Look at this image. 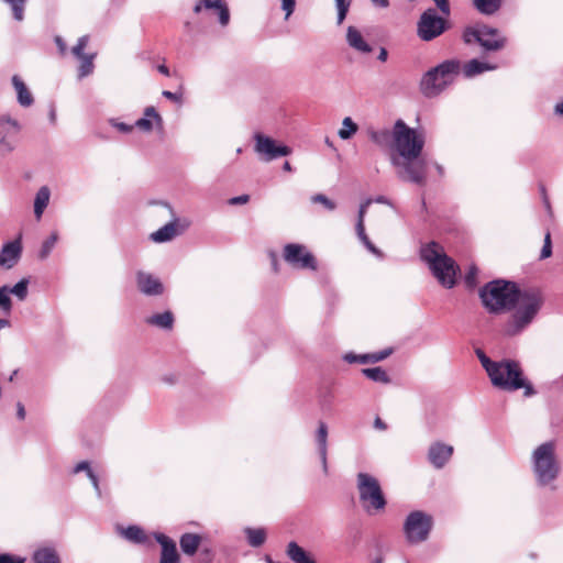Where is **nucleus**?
<instances>
[{"mask_svg": "<svg viewBox=\"0 0 563 563\" xmlns=\"http://www.w3.org/2000/svg\"><path fill=\"white\" fill-rule=\"evenodd\" d=\"M487 375L492 384L501 390L515 391L522 388L526 397L534 394L532 385L526 380L522 369L516 361L503 360L496 362L488 368Z\"/></svg>", "mask_w": 563, "mask_h": 563, "instance_id": "3", "label": "nucleus"}, {"mask_svg": "<svg viewBox=\"0 0 563 563\" xmlns=\"http://www.w3.org/2000/svg\"><path fill=\"white\" fill-rule=\"evenodd\" d=\"M357 129V124L354 123L350 117H346L344 118L342 128L339 130L338 134L342 140H349L356 133Z\"/></svg>", "mask_w": 563, "mask_h": 563, "instance_id": "35", "label": "nucleus"}, {"mask_svg": "<svg viewBox=\"0 0 563 563\" xmlns=\"http://www.w3.org/2000/svg\"><path fill=\"white\" fill-rule=\"evenodd\" d=\"M269 258H271V262H272V266H273L274 272H275V273H278L279 267H278V258H277V255H276L274 252H271V253H269Z\"/></svg>", "mask_w": 563, "mask_h": 563, "instance_id": "58", "label": "nucleus"}, {"mask_svg": "<svg viewBox=\"0 0 563 563\" xmlns=\"http://www.w3.org/2000/svg\"><path fill=\"white\" fill-rule=\"evenodd\" d=\"M154 122L161 126L163 120L159 113L156 111V109L151 106L145 108L144 118L139 119L135 122V126L144 132H150L153 129Z\"/></svg>", "mask_w": 563, "mask_h": 563, "instance_id": "21", "label": "nucleus"}, {"mask_svg": "<svg viewBox=\"0 0 563 563\" xmlns=\"http://www.w3.org/2000/svg\"><path fill=\"white\" fill-rule=\"evenodd\" d=\"M387 56H388V53H387L386 48L382 47L380 52L378 54V59L380 62H386L387 60Z\"/></svg>", "mask_w": 563, "mask_h": 563, "instance_id": "61", "label": "nucleus"}, {"mask_svg": "<svg viewBox=\"0 0 563 563\" xmlns=\"http://www.w3.org/2000/svg\"><path fill=\"white\" fill-rule=\"evenodd\" d=\"M16 416L20 420H23L25 418V408L22 402L16 404Z\"/></svg>", "mask_w": 563, "mask_h": 563, "instance_id": "57", "label": "nucleus"}, {"mask_svg": "<svg viewBox=\"0 0 563 563\" xmlns=\"http://www.w3.org/2000/svg\"><path fill=\"white\" fill-rule=\"evenodd\" d=\"M494 68V66H489L486 63H482L477 59H472L464 65V73L467 77H472L485 70H490Z\"/></svg>", "mask_w": 563, "mask_h": 563, "instance_id": "34", "label": "nucleus"}, {"mask_svg": "<svg viewBox=\"0 0 563 563\" xmlns=\"http://www.w3.org/2000/svg\"><path fill=\"white\" fill-rule=\"evenodd\" d=\"M117 126H118V129H119L120 131H122V132H130V131H132V129H133V126L128 125V124H125V123H119V124H117Z\"/></svg>", "mask_w": 563, "mask_h": 563, "instance_id": "62", "label": "nucleus"}, {"mask_svg": "<svg viewBox=\"0 0 563 563\" xmlns=\"http://www.w3.org/2000/svg\"><path fill=\"white\" fill-rule=\"evenodd\" d=\"M249 200H250L249 195H242V196L231 198L229 200V203L230 205H244V203L249 202Z\"/></svg>", "mask_w": 563, "mask_h": 563, "instance_id": "52", "label": "nucleus"}, {"mask_svg": "<svg viewBox=\"0 0 563 563\" xmlns=\"http://www.w3.org/2000/svg\"><path fill=\"white\" fill-rule=\"evenodd\" d=\"M244 532L251 547L258 548L266 540V531L263 528H245Z\"/></svg>", "mask_w": 563, "mask_h": 563, "instance_id": "28", "label": "nucleus"}, {"mask_svg": "<svg viewBox=\"0 0 563 563\" xmlns=\"http://www.w3.org/2000/svg\"><path fill=\"white\" fill-rule=\"evenodd\" d=\"M532 465L540 485H548L556 479L561 465L556 456V444L549 441L540 444L532 452Z\"/></svg>", "mask_w": 563, "mask_h": 563, "instance_id": "5", "label": "nucleus"}, {"mask_svg": "<svg viewBox=\"0 0 563 563\" xmlns=\"http://www.w3.org/2000/svg\"><path fill=\"white\" fill-rule=\"evenodd\" d=\"M89 43V36L84 35L78 38L77 44L71 48V53L79 60L78 67V77L84 78L92 74L95 64L93 59L96 57V53H85V48Z\"/></svg>", "mask_w": 563, "mask_h": 563, "instance_id": "11", "label": "nucleus"}, {"mask_svg": "<svg viewBox=\"0 0 563 563\" xmlns=\"http://www.w3.org/2000/svg\"><path fill=\"white\" fill-rule=\"evenodd\" d=\"M351 2H338V23L341 24L345 19Z\"/></svg>", "mask_w": 563, "mask_h": 563, "instance_id": "48", "label": "nucleus"}, {"mask_svg": "<svg viewBox=\"0 0 563 563\" xmlns=\"http://www.w3.org/2000/svg\"><path fill=\"white\" fill-rule=\"evenodd\" d=\"M12 302L10 298V291L7 286L0 287V309L4 312H10Z\"/></svg>", "mask_w": 563, "mask_h": 563, "instance_id": "41", "label": "nucleus"}, {"mask_svg": "<svg viewBox=\"0 0 563 563\" xmlns=\"http://www.w3.org/2000/svg\"><path fill=\"white\" fill-rule=\"evenodd\" d=\"M311 202L312 203H320L327 210L329 211H333L335 208H336V205L334 201H332L331 199H329L325 195L323 194H317V195H313L311 197Z\"/></svg>", "mask_w": 563, "mask_h": 563, "instance_id": "42", "label": "nucleus"}, {"mask_svg": "<svg viewBox=\"0 0 563 563\" xmlns=\"http://www.w3.org/2000/svg\"><path fill=\"white\" fill-rule=\"evenodd\" d=\"M287 554L295 563H316L314 559L296 542L288 544Z\"/></svg>", "mask_w": 563, "mask_h": 563, "instance_id": "25", "label": "nucleus"}, {"mask_svg": "<svg viewBox=\"0 0 563 563\" xmlns=\"http://www.w3.org/2000/svg\"><path fill=\"white\" fill-rule=\"evenodd\" d=\"M446 29V20L439 16L435 9L423 12L418 23V34L423 41H431L441 35Z\"/></svg>", "mask_w": 563, "mask_h": 563, "instance_id": "9", "label": "nucleus"}, {"mask_svg": "<svg viewBox=\"0 0 563 563\" xmlns=\"http://www.w3.org/2000/svg\"><path fill=\"white\" fill-rule=\"evenodd\" d=\"M27 279H22L15 284L12 288H9L10 294L15 295L20 300H23L27 296Z\"/></svg>", "mask_w": 563, "mask_h": 563, "instance_id": "40", "label": "nucleus"}, {"mask_svg": "<svg viewBox=\"0 0 563 563\" xmlns=\"http://www.w3.org/2000/svg\"><path fill=\"white\" fill-rule=\"evenodd\" d=\"M391 139V148L395 153L390 161L397 168V176L404 181L424 186L427 163L421 157L426 143L424 135L399 119L394 124Z\"/></svg>", "mask_w": 563, "mask_h": 563, "instance_id": "2", "label": "nucleus"}, {"mask_svg": "<svg viewBox=\"0 0 563 563\" xmlns=\"http://www.w3.org/2000/svg\"><path fill=\"white\" fill-rule=\"evenodd\" d=\"M317 442L319 444V451L322 459L323 464H327V441H328V428L323 421L319 422V428L317 431Z\"/></svg>", "mask_w": 563, "mask_h": 563, "instance_id": "30", "label": "nucleus"}, {"mask_svg": "<svg viewBox=\"0 0 563 563\" xmlns=\"http://www.w3.org/2000/svg\"><path fill=\"white\" fill-rule=\"evenodd\" d=\"M162 95L165 98H167V99H169V100H172V101H174L176 103H181V100H183V92L181 91H179V92H172L169 90H164L162 92Z\"/></svg>", "mask_w": 563, "mask_h": 563, "instance_id": "51", "label": "nucleus"}, {"mask_svg": "<svg viewBox=\"0 0 563 563\" xmlns=\"http://www.w3.org/2000/svg\"><path fill=\"white\" fill-rule=\"evenodd\" d=\"M477 274H478L477 267L475 265H472L465 275V284L468 288L472 289L477 286Z\"/></svg>", "mask_w": 563, "mask_h": 563, "instance_id": "43", "label": "nucleus"}, {"mask_svg": "<svg viewBox=\"0 0 563 563\" xmlns=\"http://www.w3.org/2000/svg\"><path fill=\"white\" fill-rule=\"evenodd\" d=\"M295 4L296 2H283L282 10L285 11V19H288L289 15L294 12Z\"/></svg>", "mask_w": 563, "mask_h": 563, "instance_id": "53", "label": "nucleus"}, {"mask_svg": "<svg viewBox=\"0 0 563 563\" xmlns=\"http://www.w3.org/2000/svg\"><path fill=\"white\" fill-rule=\"evenodd\" d=\"M552 255V240L551 233L548 231L544 235V244L541 250L540 260L549 258Z\"/></svg>", "mask_w": 563, "mask_h": 563, "instance_id": "44", "label": "nucleus"}, {"mask_svg": "<svg viewBox=\"0 0 563 563\" xmlns=\"http://www.w3.org/2000/svg\"><path fill=\"white\" fill-rule=\"evenodd\" d=\"M255 151L264 155L265 161H272L280 156H287L291 148L286 145H278L273 139L263 134L255 135Z\"/></svg>", "mask_w": 563, "mask_h": 563, "instance_id": "12", "label": "nucleus"}, {"mask_svg": "<svg viewBox=\"0 0 563 563\" xmlns=\"http://www.w3.org/2000/svg\"><path fill=\"white\" fill-rule=\"evenodd\" d=\"M146 323L162 329L170 330L174 325V316L170 311L156 313L146 319Z\"/></svg>", "mask_w": 563, "mask_h": 563, "instance_id": "27", "label": "nucleus"}, {"mask_svg": "<svg viewBox=\"0 0 563 563\" xmlns=\"http://www.w3.org/2000/svg\"><path fill=\"white\" fill-rule=\"evenodd\" d=\"M121 534L126 540L134 543H144L147 539L144 530L137 526H130L126 529H122Z\"/></svg>", "mask_w": 563, "mask_h": 563, "instance_id": "31", "label": "nucleus"}, {"mask_svg": "<svg viewBox=\"0 0 563 563\" xmlns=\"http://www.w3.org/2000/svg\"><path fill=\"white\" fill-rule=\"evenodd\" d=\"M201 543V537L197 533H184L180 537L179 544L181 551L186 555H194L198 551Z\"/></svg>", "mask_w": 563, "mask_h": 563, "instance_id": "22", "label": "nucleus"}, {"mask_svg": "<svg viewBox=\"0 0 563 563\" xmlns=\"http://www.w3.org/2000/svg\"><path fill=\"white\" fill-rule=\"evenodd\" d=\"M284 260L294 267L302 269H317V261L312 253L303 245L289 243L284 247Z\"/></svg>", "mask_w": 563, "mask_h": 563, "instance_id": "10", "label": "nucleus"}, {"mask_svg": "<svg viewBox=\"0 0 563 563\" xmlns=\"http://www.w3.org/2000/svg\"><path fill=\"white\" fill-rule=\"evenodd\" d=\"M484 307L492 313H500L516 307L515 313L504 327V333L514 336L531 323L540 310L543 298L539 290L520 291L515 283L493 280L479 290Z\"/></svg>", "mask_w": 563, "mask_h": 563, "instance_id": "1", "label": "nucleus"}, {"mask_svg": "<svg viewBox=\"0 0 563 563\" xmlns=\"http://www.w3.org/2000/svg\"><path fill=\"white\" fill-rule=\"evenodd\" d=\"M372 203L371 199H367L360 206L358 210V219L356 223V234L358 239L362 241V243L365 245V247L373 253L376 256L382 257L383 253L373 244V242L369 240L365 232V225H364V218L366 214V210L368 206Z\"/></svg>", "mask_w": 563, "mask_h": 563, "instance_id": "15", "label": "nucleus"}, {"mask_svg": "<svg viewBox=\"0 0 563 563\" xmlns=\"http://www.w3.org/2000/svg\"><path fill=\"white\" fill-rule=\"evenodd\" d=\"M507 38L503 36L497 29L483 26V33L479 45L486 51H499L506 46Z\"/></svg>", "mask_w": 563, "mask_h": 563, "instance_id": "14", "label": "nucleus"}, {"mask_svg": "<svg viewBox=\"0 0 563 563\" xmlns=\"http://www.w3.org/2000/svg\"><path fill=\"white\" fill-rule=\"evenodd\" d=\"M35 563H60L59 558L55 550L49 548H43L34 553Z\"/></svg>", "mask_w": 563, "mask_h": 563, "instance_id": "32", "label": "nucleus"}, {"mask_svg": "<svg viewBox=\"0 0 563 563\" xmlns=\"http://www.w3.org/2000/svg\"><path fill=\"white\" fill-rule=\"evenodd\" d=\"M157 70L163 74L164 76H169L170 73H169V68L165 65V64H162V65H158L157 66Z\"/></svg>", "mask_w": 563, "mask_h": 563, "instance_id": "59", "label": "nucleus"}, {"mask_svg": "<svg viewBox=\"0 0 563 563\" xmlns=\"http://www.w3.org/2000/svg\"><path fill=\"white\" fill-rule=\"evenodd\" d=\"M374 427L380 431H385L387 429V424L379 417L375 418Z\"/></svg>", "mask_w": 563, "mask_h": 563, "instance_id": "56", "label": "nucleus"}, {"mask_svg": "<svg viewBox=\"0 0 563 563\" xmlns=\"http://www.w3.org/2000/svg\"><path fill=\"white\" fill-rule=\"evenodd\" d=\"M12 84L16 90L19 103L23 107H30L33 103V96L23 80L18 75H14Z\"/></svg>", "mask_w": 563, "mask_h": 563, "instance_id": "24", "label": "nucleus"}, {"mask_svg": "<svg viewBox=\"0 0 563 563\" xmlns=\"http://www.w3.org/2000/svg\"><path fill=\"white\" fill-rule=\"evenodd\" d=\"M433 527L432 516L416 510L410 512L404 523V531L409 543H421L426 541Z\"/></svg>", "mask_w": 563, "mask_h": 563, "instance_id": "8", "label": "nucleus"}, {"mask_svg": "<svg viewBox=\"0 0 563 563\" xmlns=\"http://www.w3.org/2000/svg\"><path fill=\"white\" fill-rule=\"evenodd\" d=\"M58 240V234L53 232L42 244L38 256L44 260L46 258Z\"/></svg>", "mask_w": 563, "mask_h": 563, "instance_id": "36", "label": "nucleus"}, {"mask_svg": "<svg viewBox=\"0 0 563 563\" xmlns=\"http://www.w3.org/2000/svg\"><path fill=\"white\" fill-rule=\"evenodd\" d=\"M25 559L13 554H0V563H24Z\"/></svg>", "mask_w": 563, "mask_h": 563, "instance_id": "47", "label": "nucleus"}, {"mask_svg": "<svg viewBox=\"0 0 563 563\" xmlns=\"http://www.w3.org/2000/svg\"><path fill=\"white\" fill-rule=\"evenodd\" d=\"M542 200H543V203H544V207H545V209H547L548 213H549L550 216H552V207H551V203H550L549 197H548V196H544V199H542Z\"/></svg>", "mask_w": 563, "mask_h": 563, "instance_id": "60", "label": "nucleus"}, {"mask_svg": "<svg viewBox=\"0 0 563 563\" xmlns=\"http://www.w3.org/2000/svg\"><path fill=\"white\" fill-rule=\"evenodd\" d=\"M12 12L15 20L21 21L23 19L24 2H11Z\"/></svg>", "mask_w": 563, "mask_h": 563, "instance_id": "50", "label": "nucleus"}, {"mask_svg": "<svg viewBox=\"0 0 563 563\" xmlns=\"http://www.w3.org/2000/svg\"><path fill=\"white\" fill-rule=\"evenodd\" d=\"M356 488L361 506L367 515L384 512L387 500L376 477L368 473H358Z\"/></svg>", "mask_w": 563, "mask_h": 563, "instance_id": "6", "label": "nucleus"}, {"mask_svg": "<svg viewBox=\"0 0 563 563\" xmlns=\"http://www.w3.org/2000/svg\"><path fill=\"white\" fill-rule=\"evenodd\" d=\"M196 13L203 12L209 20L218 19L221 25H227L230 20L227 2H199L194 8Z\"/></svg>", "mask_w": 563, "mask_h": 563, "instance_id": "13", "label": "nucleus"}, {"mask_svg": "<svg viewBox=\"0 0 563 563\" xmlns=\"http://www.w3.org/2000/svg\"><path fill=\"white\" fill-rule=\"evenodd\" d=\"M421 257L428 263L433 275L446 288L455 285V275L457 266L454 261L449 257L443 247L437 242H430L421 249Z\"/></svg>", "mask_w": 563, "mask_h": 563, "instance_id": "4", "label": "nucleus"}, {"mask_svg": "<svg viewBox=\"0 0 563 563\" xmlns=\"http://www.w3.org/2000/svg\"><path fill=\"white\" fill-rule=\"evenodd\" d=\"M20 126L15 120L10 118H0V142L5 143L19 133Z\"/></svg>", "mask_w": 563, "mask_h": 563, "instance_id": "26", "label": "nucleus"}, {"mask_svg": "<svg viewBox=\"0 0 563 563\" xmlns=\"http://www.w3.org/2000/svg\"><path fill=\"white\" fill-rule=\"evenodd\" d=\"M201 555H206L207 563H211V552H210V550H208V549L202 550L201 551Z\"/></svg>", "mask_w": 563, "mask_h": 563, "instance_id": "63", "label": "nucleus"}, {"mask_svg": "<svg viewBox=\"0 0 563 563\" xmlns=\"http://www.w3.org/2000/svg\"><path fill=\"white\" fill-rule=\"evenodd\" d=\"M555 112L563 117V101L555 106Z\"/></svg>", "mask_w": 563, "mask_h": 563, "instance_id": "64", "label": "nucleus"}, {"mask_svg": "<svg viewBox=\"0 0 563 563\" xmlns=\"http://www.w3.org/2000/svg\"><path fill=\"white\" fill-rule=\"evenodd\" d=\"M438 4V8L444 15L450 14V2H435Z\"/></svg>", "mask_w": 563, "mask_h": 563, "instance_id": "55", "label": "nucleus"}, {"mask_svg": "<svg viewBox=\"0 0 563 563\" xmlns=\"http://www.w3.org/2000/svg\"><path fill=\"white\" fill-rule=\"evenodd\" d=\"M139 289L148 296H157L163 294V284L153 275L140 272L136 276Z\"/></svg>", "mask_w": 563, "mask_h": 563, "instance_id": "19", "label": "nucleus"}, {"mask_svg": "<svg viewBox=\"0 0 563 563\" xmlns=\"http://www.w3.org/2000/svg\"><path fill=\"white\" fill-rule=\"evenodd\" d=\"M476 10L486 15L496 13L500 8V2H473Z\"/></svg>", "mask_w": 563, "mask_h": 563, "instance_id": "38", "label": "nucleus"}, {"mask_svg": "<svg viewBox=\"0 0 563 563\" xmlns=\"http://www.w3.org/2000/svg\"><path fill=\"white\" fill-rule=\"evenodd\" d=\"M345 360L349 361V362H358V363H372V357L368 354H362V355H352V354H347L345 356Z\"/></svg>", "mask_w": 563, "mask_h": 563, "instance_id": "46", "label": "nucleus"}, {"mask_svg": "<svg viewBox=\"0 0 563 563\" xmlns=\"http://www.w3.org/2000/svg\"><path fill=\"white\" fill-rule=\"evenodd\" d=\"M346 40L351 47L362 53H369L371 46L364 41L362 34L354 26H349Z\"/></svg>", "mask_w": 563, "mask_h": 563, "instance_id": "23", "label": "nucleus"}, {"mask_svg": "<svg viewBox=\"0 0 563 563\" xmlns=\"http://www.w3.org/2000/svg\"><path fill=\"white\" fill-rule=\"evenodd\" d=\"M156 541L162 547L158 563H180V555L174 540L163 533H158L156 534Z\"/></svg>", "mask_w": 563, "mask_h": 563, "instance_id": "17", "label": "nucleus"}, {"mask_svg": "<svg viewBox=\"0 0 563 563\" xmlns=\"http://www.w3.org/2000/svg\"><path fill=\"white\" fill-rule=\"evenodd\" d=\"M49 201V190L47 187H42L36 194L34 201V213L37 219H40L44 212V209L47 207Z\"/></svg>", "mask_w": 563, "mask_h": 563, "instance_id": "29", "label": "nucleus"}, {"mask_svg": "<svg viewBox=\"0 0 563 563\" xmlns=\"http://www.w3.org/2000/svg\"><path fill=\"white\" fill-rule=\"evenodd\" d=\"M482 33H483V26L479 27V29H476V27H466L463 32V40L466 44H471V43H478L481 42V37H482Z\"/></svg>", "mask_w": 563, "mask_h": 563, "instance_id": "37", "label": "nucleus"}, {"mask_svg": "<svg viewBox=\"0 0 563 563\" xmlns=\"http://www.w3.org/2000/svg\"><path fill=\"white\" fill-rule=\"evenodd\" d=\"M180 232H181V230L179 229L178 220L175 219L174 221L165 224L157 231L153 232L151 234V239L156 243H162V242L170 241L176 235H178Z\"/></svg>", "mask_w": 563, "mask_h": 563, "instance_id": "20", "label": "nucleus"}, {"mask_svg": "<svg viewBox=\"0 0 563 563\" xmlns=\"http://www.w3.org/2000/svg\"><path fill=\"white\" fill-rule=\"evenodd\" d=\"M460 74V63L456 60H445L437 67L430 69L421 79V91L426 97L438 96L449 85H451Z\"/></svg>", "mask_w": 563, "mask_h": 563, "instance_id": "7", "label": "nucleus"}, {"mask_svg": "<svg viewBox=\"0 0 563 563\" xmlns=\"http://www.w3.org/2000/svg\"><path fill=\"white\" fill-rule=\"evenodd\" d=\"M55 43L59 49V53L64 55L66 53L67 46L64 40L60 36L55 37Z\"/></svg>", "mask_w": 563, "mask_h": 563, "instance_id": "54", "label": "nucleus"}, {"mask_svg": "<svg viewBox=\"0 0 563 563\" xmlns=\"http://www.w3.org/2000/svg\"><path fill=\"white\" fill-rule=\"evenodd\" d=\"M476 355L478 360L481 361L482 366L485 368L486 372H488V368H490L495 361H492L482 350H476Z\"/></svg>", "mask_w": 563, "mask_h": 563, "instance_id": "45", "label": "nucleus"}, {"mask_svg": "<svg viewBox=\"0 0 563 563\" xmlns=\"http://www.w3.org/2000/svg\"><path fill=\"white\" fill-rule=\"evenodd\" d=\"M21 252L22 245L19 239L4 244L0 252V266L5 268L13 267L20 258Z\"/></svg>", "mask_w": 563, "mask_h": 563, "instance_id": "18", "label": "nucleus"}, {"mask_svg": "<svg viewBox=\"0 0 563 563\" xmlns=\"http://www.w3.org/2000/svg\"><path fill=\"white\" fill-rule=\"evenodd\" d=\"M81 471H85L88 475V477L90 478L93 487L99 490V482H98V478L97 476L95 475V473L92 472V470L90 468V465L88 462L86 461H82L80 463H78L74 470L75 473H79Z\"/></svg>", "mask_w": 563, "mask_h": 563, "instance_id": "39", "label": "nucleus"}, {"mask_svg": "<svg viewBox=\"0 0 563 563\" xmlns=\"http://www.w3.org/2000/svg\"><path fill=\"white\" fill-rule=\"evenodd\" d=\"M362 374L366 376L367 378L382 383V384H388L390 383V378L385 369L382 367H372V368H363Z\"/></svg>", "mask_w": 563, "mask_h": 563, "instance_id": "33", "label": "nucleus"}, {"mask_svg": "<svg viewBox=\"0 0 563 563\" xmlns=\"http://www.w3.org/2000/svg\"><path fill=\"white\" fill-rule=\"evenodd\" d=\"M391 352H393L391 349H386L380 352L369 353V355L372 357V363H377V362H380V361L387 358L391 354Z\"/></svg>", "mask_w": 563, "mask_h": 563, "instance_id": "49", "label": "nucleus"}, {"mask_svg": "<svg viewBox=\"0 0 563 563\" xmlns=\"http://www.w3.org/2000/svg\"><path fill=\"white\" fill-rule=\"evenodd\" d=\"M453 446L442 442L431 444L428 453L430 463L437 467H443L453 454Z\"/></svg>", "mask_w": 563, "mask_h": 563, "instance_id": "16", "label": "nucleus"}]
</instances>
